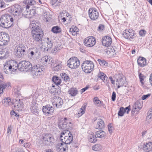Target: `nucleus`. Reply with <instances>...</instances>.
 <instances>
[{"label": "nucleus", "mask_w": 152, "mask_h": 152, "mask_svg": "<svg viewBox=\"0 0 152 152\" xmlns=\"http://www.w3.org/2000/svg\"><path fill=\"white\" fill-rule=\"evenodd\" d=\"M8 64L11 71H15L20 67L19 64H18L17 62L13 60H11L7 62Z\"/></svg>", "instance_id": "nucleus-22"}, {"label": "nucleus", "mask_w": 152, "mask_h": 152, "mask_svg": "<svg viewBox=\"0 0 152 152\" xmlns=\"http://www.w3.org/2000/svg\"><path fill=\"white\" fill-rule=\"evenodd\" d=\"M13 20L11 16L3 15L0 17V25L4 28H9L12 24Z\"/></svg>", "instance_id": "nucleus-1"}, {"label": "nucleus", "mask_w": 152, "mask_h": 152, "mask_svg": "<svg viewBox=\"0 0 152 152\" xmlns=\"http://www.w3.org/2000/svg\"><path fill=\"white\" fill-rule=\"evenodd\" d=\"M95 134L97 138H103L106 136V134L104 131L100 130L96 132Z\"/></svg>", "instance_id": "nucleus-31"}, {"label": "nucleus", "mask_w": 152, "mask_h": 152, "mask_svg": "<svg viewBox=\"0 0 152 152\" xmlns=\"http://www.w3.org/2000/svg\"><path fill=\"white\" fill-rule=\"evenodd\" d=\"M139 77L141 83L142 85H143V81L144 77V75L141 73H139Z\"/></svg>", "instance_id": "nucleus-53"}, {"label": "nucleus", "mask_w": 152, "mask_h": 152, "mask_svg": "<svg viewBox=\"0 0 152 152\" xmlns=\"http://www.w3.org/2000/svg\"><path fill=\"white\" fill-rule=\"evenodd\" d=\"M42 110L44 114L47 116L51 115L54 111L53 107L48 105L43 106L42 108Z\"/></svg>", "instance_id": "nucleus-16"}, {"label": "nucleus", "mask_w": 152, "mask_h": 152, "mask_svg": "<svg viewBox=\"0 0 152 152\" xmlns=\"http://www.w3.org/2000/svg\"><path fill=\"white\" fill-rule=\"evenodd\" d=\"M31 34L34 42L36 43H42V39L44 33L42 29H38L31 31Z\"/></svg>", "instance_id": "nucleus-2"}, {"label": "nucleus", "mask_w": 152, "mask_h": 152, "mask_svg": "<svg viewBox=\"0 0 152 152\" xmlns=\"http://www.w3.org/2000/svg\"><path fill=\"white\" fill-rule=\"evenodd\" d=\"M19 69L21 71H23L26 69H29L32 68V65L29 61H23L19 63Z\"/></svg>", "instance_id": "nucleus-14"}, {"label": "nucleus", "mask_w": 152, "mask_h": 152, "mask_svg": "<svg viewBox=\"0 0 152 152\" xmlns=\"http://www.w3.org/2000/svg\"><path fill=\"white\" fill-rule=\"evenodd\" d=\"M7 62L4 65V71L6 74L9 73V71H11V69H10V67Z\"/></svg>", "instance_id": "nucleus-47"}, {"label": "nucleus", "mask_w": 152, "mask_h": 152, "mask_svg": "<svg viewBox=\"0 0 152 152\" xmlns=\"http://www.w3.org/2000/svg\"><path fill=\"white\" fill-rule=\"evenodd\" d=\"M146 34V31L144 30H141L139 32V34L140 36H144Z\"/></svg>", "instance_id": "nucleus-57"}, {"label": "nucleus", "mask_w": 152, "mask_h": 152, "mask_svg": "<svg viewBox=\"0 0 152 152\" xmlns=\"http://www.w3.org/2000/svg\"><path fill=\"white\" fill-rule=\"evenodd\" d=\"M108 128L110 133L111 134L113 132V131L114 130L113 127L111 124H109L108 125Z\"/></svg>", "instance_id": "nucleus-55"}, {"label": "nucleus", "mask_w": 152, "mask_h": 152, "mask_svg": "<svg viewBox=\"0 0 152 152\" xmlns=\"http://www.w3.org/2000/svg\"><path fill=\"white\" fill-rule=\"evenodd\" d=\"M102 45L106 47H109L112 43V39L109 36H106L103 37L102 39Z\"/></svg>", "instance_id": "nucleus-21"}, {"label": "nucleus", "mask_w": 152, "mask_h": 152, "mask_svg": "<svg viewBox=\"0 0 152 152\" xmlns=\"http://www.w3.org/2000/svg\"><path fill=\"white\" fill-rule=\"evenodd\" d=\"M52 5L55 7L60 5L62 2V0H51Z\"/></svg>", "instance_id": "nucleus-43"}, {"label": "nucleus", "mask_w": 152, "mask_h": 152, "mask_svg": "<svg viewBox=\"0 0 152 152\" xmlns=\"http://www.w3.org/2000/svg\"><path fill=\"white\" fill-rule=\"evenodd\" d=\"M56 149L60 152H63L68 150V145L61 142L58 143L56 145Z\"/></svg>", "instance_id": "nucleus-19"}, {"label": "nucleus", "mask_w": 152, "mask_h": 152, "mask_svg": "<svg viewBox=\"0 0 152 152\" xmlns=\"http://www.w3.org/2000/svg\"><path fill=\"white\" fill-rule=\"evenodd\" d=\"M44 70V67L42 65H37L34 66L32 68L31 74L33 77L37 78L39 75L42 74Z\"/></svg>", "instance_id": "nucleus-5"}, {"label": "nucleus", "mask_w": 152, "mask_h": 152, "mask_svg": "<svg viewBox=\"0 0 152 152\" xmlns=\"http://www.w3.org/2000/svg\"><path fill=\"white\" fill-rule=\"evenodd\" d=\"M152 120V108L149 111L148 113V115L146 117V120L149 122L151 121Z\"/></svg>", "instance_id": "nucleus-46"}, {"label": "nucleus", "mask_w": 152, "mask_h": 152, "mask_svg": "<svg viewBox=\"0 0 152 152\" xmlns=\"http://www.w3.org/2000/svg\"><path fill=\"white\" fill-rule=\"evenodd\" d=\"M10 86V83H7L0 85V94L3 93V89Z\"/></svg>", "instance_id": "nucleus-42"}, {"label": "nucleus", "mask_w": 152, "mask_h": 152, "mask_svg": "<svg viewBox=\"0 0 152 152\" xmlns=\"http://www.w3.org/2000/svg\"><path fill=\"white\" fill-rule=\"evenodd\" d=\"M26 49L25 45L23 44H19L15 48V55L19 58L23 56Z\"/></svg>", "instance_id": "nucleus-6"}, {"label": "nucleus", "mask_w": 152, "mask_h": 152, "mask_svg": "<svg viewBox=\"0 0 152 152\" xmlns=\"http://www.w3.org/2000/svg\"><path fill=\"white\" fill-rule=\"evenodd\" d=\"M63 16H66V18L68 19V18H71V15H69V13H64L63 14Z\"/></svg>", "instance_id": "nucleus-63"}, {"label": "nucleus", "mask_w": 152, "mask_h": 152, "mask_svg": "<svg viewBox=\"0 0 152 152\" xmlns=\"http://www.w3.org/2000/svg\"><path fill=\"white\" fill-rule=\"evenodd\" d=\"M102 146L100 144H96L92 147V149L95 151H98L101 149Z\"/></svg>", "instance_id": "nucleus-45"}, {"label": "nucleus", "mask_w": 152, "mask_h": 152, "mask_svg": "<svg viewBox=\"0 0 152 152\" xmlns=\"http://www.w3.org/2000/svg\"><path fill=\"white\" fill-rule=\"evenodd\" d=\"M82 70L85 73H91L94 69V64L92 61H86L84 62L82 66Z\"/></svg>", "instance_id": "nucleus-4"}, {"label": "nucleus", "mask_w": 152, "mask_h": 152, "mask_svg": "<svg viewBox=\"0 0 152 152\" xmlns=\"http://www.w3.org/2000/svg\"><path fill=\"white\" fill-rule=\"evenodd\" d=\"M80 62L77 57H73L70 58L67 61V66L72 69L77 68L80 65Z\"/></svg>", "instance_id": "nucleus-7"}, {"label": "nucleus", "mask_w": 152, "mask_h": 152, "mask_svg": "<svg viewBox=\"0 0 152 152\" xmlns=\"http://www.w3.org/2000/svg\"><path fill=\"white\" fill-rule=\"evenodd\" d=\"M98 77L99 78L102 80L104 83L107 82L108 77L103 73L100 72L99 73L98 75Z\"/></svg>", "instance_id": "nucleus-36"}, {"label": "nucleus", "mask_w": 152, "mask_h": 152, "mask_svg": "<svg viewBox=\"0 0 152 152\" xmlns=\"http://www.w3.org/2000/svg\"><path fill=\"white\" fill-rule=\"evenodd\" d=\"M52 31L55 34L60 33L61 31V28L58 26H55L53 27L51 29Z\"/></svg>", "instance_id": "nucleus-40"}, {"label": "nucleus", "mask_w": 152, "mask_h": 152, "mask_svg": "<svg viewBox=\"0 0 152 152\" xmlns=\"http://www.w3.org/2000/svg\"><path fill=\"white\" fill-rule=\"evenodd\" d=\"M30 52L28 54L29 58L30 59L36 58L39 55V52L38 49L36 48H34L30 50Z\"/></svg>", "instance_id": "nucleus-17"}, {"label": "nucleus", "mask_w": 152, "mask_h": 152, "mask_svg": "<svg viewBox=\"0 0 152 152\" xmlns=\"http://www.w3.org/2000/svg\"><path fill=\"white\" fill-rule=\"evenodd\" d=\"M53 59L50 56H44L41 60V63L44 65H47L51 63L53 61Z\"/></svg>", "instance_id": "nucleus-23"}, {"label": "nucleus", "mask_w": 152, "mask_h": 152, "mask_svg": "<svg viewBox=\"0 0 152 152\" xmlns=\"http://www.w3.org/2000/svg\"><path fill=\"white\" fill-rule=\"evenodd\" d=\"M44 18H45L46 19H47L50 16V14L47 12L44 13Z\"/></svg>", "instance_id": "nucleus-61"}, {"label": "nucleus", "mask_w": 152, "mask_h": 152, "mask_svg": "<svg viewBox=\"0 0 152 152\" xmlns=\"http://www.w3.org/2000/svg\"><path fill=\"white\" fill-rule=\"evenodd\" d=\"M86 106V104L84 103L81 107V108L79 109L77 114L78 115L79 117L85 113Z\"/></svg>", "instance_id": "nucleus-33"}, {"label": "nucleus", "mask_w": 152, "mask_h": 152, "mask_svg": "<svg viewBox=\"0 0 152 152\" xmlns=\"http://www.w3.org/2000/svg\"><path fill=\"white\" fill-rule=\"evenodd\" d=\"M62 67L61 62L59 61L58 63H56L53 68V69L55 71H59L61 70Z\"/></svg>", "instance_id": "nucleus-38"}, {"label": "nucleus", "mask_w": 152, "mask_h": 152, "mask_svg": "<svg viewBox=\"0 0 152 152\" xmlns=\"http://www.w3.org/2000/svg\"><path fill=\"white\" fill-rule=\"evenodd\" d=\"M63 122L58 124L59 128L60 129H64L67 127V124L68 123L67 119L66 118H64Z\"/></svg>", "instance_id": "nucleus-30"}, {"label": "nucleus", "mask_w": 152, "mask_h": 152, "mask_svg": "<svg viewBox=\"0 0 152 152\" xmlns=\"http://www.w3.org/2000/svg\"><path fill=\"white\" fill-rule=\"evenodd\" d=\"M52 80L53 82L57 85H59L61 82V79L56 76L53 77Z\"/></svg>", "instance_id": "nucleus-41"}, {"label": "nucleus", "mask_w": 152, "mask_h": 152, "mask_svg": "<svg viewBox=\"0 0 152 152\" xmlns=\"http://www.w3.org/2000/svg\"><path fill=\"white\" fill-rule=\"evenodd\" d=\"M60 46L59 45L56 46L52 50L51 53H56L57 52L60 50Z\"/></svg>", "instance_id": "nucleus-50"}, {"label": "nucleus", "mask_w": 152, "mask_h": 152, "mask_svg": "<svg viewBox=\"0 0 152 152\" xmlns=\"http://www.w3.org/2000/svg\"><path fill=\"white\" fill-rule=\"evenodd\" d=\"M88 15L92 20H95L98 18L99 13L95 9L90 8L88 10Z\"/></svg>", "instance_id": "nucleus-12"}, {"label": "nucleus", "mask_w": 152, "mask_h": 152, "mask_svg": "<svg viewBox=\"0 0 152 152\" xmlns=\"http://www.w3.org/2000/svg\"><path fill=\"white\" fill-rule=\"evenodd\" d=\"M118 50L115 46L112 47L106 50L105 52L110 57L114 56L118 52Z\"/></svg>", "instance_id": "nucleus-18"}, {"label": "nucleus", "mask_w": 152, "mask_h": 152, "mask_svg": "<svg viewBox=\"0 0 152 152\" xmlns=\"http://www.w3.org/2000/svg\"><path fill=\"white\" fill-rule=\"evenodd\" d=\"M116 98V93L114 91H113L112 93V100L113 101H114L115 100Z\"/></svg>", "instance_id": "nucleus-59"}, {"label": "nucleus", "mask_w": 152, "mask_h": 152, "mask_svg": "<svg viewBox=\"0 0 152 152\" xmlns=\"http://www.w3.org/2000/svg\"><path fill=\"white\" fill-rule=\"evenodd\" d=\"M96 137L94 133L91 132L89 134L88 138L89 141L92 143H95L97 141Z\"/></svg>", "instance_id": "nucleus-32"}, {"label": "nucleus", "mask_w": 152, "mask_h": 152, "mask_svg": "<svg viewBox=\"0 0 152 152\" xmlns=\"http://www.w3.org/2000/svg\"><path fill=\"white\" fill-rule=\"evenodd\" d=\"M137 61L138 65L141 67H144L146 65V59L144 57H139Z\"/></svg>", "instance_id": "nucleus-28"}, {"label": "nucleus", "mask_w": 152, "mask_h": 152, "mask_svg": "<svg viewBox=\"0 0 152 152\" xmlns=\"http://www.w3.org/2000/svg\"><path fill=\"white\" fill-rule=\"evenodd\" d=\"M104 127L105 124L104 121L101 119H98L95 128L98 129H102L104 128Z\"/></svg>", "instance_id": "nucleus-27"}, {"label": "nucleus", "mask_w": 152, "mask_h": 152, "mask_svg": "<svg viewBox=\"0 0 152 152\" xmlns=\"http://www.w3.org/2000/svg\"><path fill=\"white\" fill-rule=\"evenodd\" d=\"M42 139L43 143L47 145H52L54 141V138L50 134H43Z\"/></svg>", "instance_id": "nucleus-8"}, {"label": "nucleus", "mask_w": 152, "mask_h": 152, "mask_svg": "<svg viewBox=\"0 0 152 152\" xmlns=\"http://www.w3.org/2000/svg\"><path fill=\"white\" fill-rule=\"evenodd\" d=\"M116 82V84H119L121 86H123L124 84V80L122 78H119L117 79Z\"/></svg>", "instance_id": "nucleus-49"}, {"label": "nucleus", "mask_w": 152, "mask_h": 152, "mask_svg": "<svg viewBox=\"0 0 152 152\" xmlns=\"http://www.w3.org/2000/svg\"><path fill=\"white\" fill-rule=\"evenodd\" d=\"M11 100L8 98L5 99H4V102L5 105L6 106L8 105L10 103Z\"/></svg>", "instance_id": "nucleus-56"}, {"label": "nucleus", "mask_w": 152, "mask_h": 152, "mask_svg": "<svg viewBox=\"0 0 152 152\" xmlns=\"http://www.w3.org/2000/svg\"><path fill=\"white\" fill-rule=\"evenodd\" d=\"M5 5V3L2 1L0 0V8L3 7Z\"/></svg>", "instance_id": "nucleus-62"}, {"label": "nucleus", "mask_w": 152, "mask_h": 152, "mask_svg": "<svg viewBox=\"0 0 152 152\" xmlns=\"http://www.w3.org/2000/svg\"><path fill=\"white\" fill-rule=\"evenodd\" d=\"M35 21H32L30 23V26L32 28L31 31L35 29H41L40 27L38 26V23H36Z\"/></svg>", "instance_id": "nucleus-34"}, {"label": "nucleus", "mask_w": 152, "mask_h": 152, "mask_svg": "<svg viewBox=\"0 0 152 152\" xmlns=\"http://www.w3.org/2000/svg\"><path fill=\"white\" fill-rule=\"evenodd\" d=\"M143 149L145 152H152V142L144 144L143 145Z\"/></svg>", "instance_id": "nucleus-25"}, {"label": "nucleus", "mask_w": 152, "mask_h": 152, "mask_svg": "<svg viewBox=\"0 0 152 152\" xmlns=\"http://www.w3.org/2000/svg\"><path fill=\"white\" fill-rule=\"evenodd\" d=\"M94 102L95 104H96L98 106H99V104L101 103V101L97 97H95L94 98Z\"/></svg>", "instance_id": "nucleus-52"}, {"label": "nucleus", "mask_w": 152, "mask_h": 152, "mask_svg": "<svg viewBox=\"0 0 152 152\" xmlns=\"http://www.w3.org/2000/svg\"><path fill=\"white\" fill-rule=\"evenodd\" d=\"M8 49L6 48H0V59L4 58L6 55L8 54Z\"/></svg>", "instance_id": "nucleus-29"}, {"label": "nucleus", "mask_w": 152, "mask_h": 152, "mask_svg": "<svg viewBox=\"0 0 152 152\" xmlns=\"http://www.w3.org/2000/svg\"><path fill=\"white\" fill-rule=\"evenodd\" d=\"M69 31L72 35L75 36L77 35V32H79V29L76 27L72 26L69 29Z\"/></svg>", "instance_id": "nucleus-39"}, {"label": "nucleus", "mask_w": 152, "mask_h": 152, "mask_svg": "<svg viewBox=\"0 0 152 152\" xmlns=\"http://www.w3.org/2000/svg\"><path fill=\"white\" fill-rule=\"evenodd\" d=\"M9 36L6 33L2 32L0 35V46L5 45L7 44L9 41Z\"/></svg>", "instance_id": "nucleus-10"}, {"label": "nucleus", "mask_w": 152, "mask_h": 152, "mask_svg": "<svg viewBox=\"0 0 152 152\" xmlns=\"http://www.w3.org/2000/svg\"><path fill=\"white\" fill-rule=\"evenodd\" d=\"M53 100L54 101L52 102L53 105L57 108L60 107L63 104V100L60 97L56 98Z\"/></svg>", "instance_id": "nucleus-24"}, {"label": "nucleus", "mask_w": 152, "mask_h": 152, "mask_svg": "<svg viewBox=\"0 0 152 152\" xmlns=\"http://www.w3.org/2000/svg\"><path fill=\"white\" fill-rule=\"evenodd\" d=\"M135 34L134 31L133 30L128 29L124 31L123 35L125 39L131 40L134 38Z\"/></svg>", "instance_id": "nucleus-11"}, {"label": "nucleus", "mask_w": 152, "mask_h": 152, "mask_svg": "<svg viewBox=\"0 0 152 152\" xmlns=\"http://www.w3.org/2000/svg\"><path fill=\"white\" fill-rule=\"evenodd\" d=\"M42 46L45 48L47 49V50H48L51 49L53 46V42L52 39L48 37L45 40V42L42 43Z\"/></svg>", "instance_id": "nucleus-20"}, {"label": "nucleus", "mask_w": 152, "mask_h": 152, "mask_svg": "<svg viewBox=\"0 0 152 152\" xmlns=\"http://www.w3.org/2000/svg\"><path fill=\"white\" fill-rule=\"evenodd\" d=\"M13 104L15 109L18 111L21 110L23 107L22 101L20 99L14 100Z\"/></svg>", "instance_id": "nucleus-15"}, {"label": "nucleus", "mask_w": 152, "mask_h": 152, "mask_svg": "<svg viewBox=\"0 0 152 152\" xmlns=\"http://www.w3.org/2000/svg\"><path fill=\"white\" fill-rule=\"evenodd\" d=\"M104 26L102 24H100L98 27V29L100 31L103 30L104 28Z\"/></svg>", "instance_id": "nucleus-64"}, {"label": "nucleus", "mask_w": 152, "mask_h": 152, "mask_svg": "<svg viewBox=\"0 0 152 152\" xmlns=\"http://www.w3.org/2000/svg\"><path fill=\"white\" fill-rule=\"evenodd\" d=\"M73 139L72 134L67 130L66 132L65 131L61 133L60 136L61 140V142L64 143L67 145L72 141Z\"/></svg>", "instance_id": "nucleus-3"}, {"label": "nucleus", "mask_w": 152, "mask_h": 152, "mask_svg": "<svg viewBox=\"0 0 152 152\" xmlns=\"http://www.w3.org/2000/svg\"><path fill=\"white\" fill-rule=\"evenodd\" d=\"M61 77L64 80L66 81L69 80V77L68 75L64 73H62L60 75Z\"/></svg>", "instance_id": "nucleus-51"}, {"label": "nucleus", "mask_w": 152, "mask_h": 152, "mask_svg": "<svg viewBox=\"0 0 152 152\" xmlns=\"http://www.w3.org/2000/svg\"><path fill=\"white\" fill-rule=\"evenodd\" d=\"M38 104L34 102H32L30 107V109L32 112L34 114L37 113L38 112V107H37Z\"/></svg>", "instance_id": "nucleus-26"}, {"label": "nucleus", "mask_w": 152, "mask_h": 152, "mask_svg": "<svg viewBox=\"0 0 152 152\" xmlns=\"http://www.w3.org/2000/svg\"><path fill=\"white\" fill-rule=\"evenodd\" d=\"M68 93L71 96H75L77 94L78 91L76 88H71L69 90Z\"/></svg>", "instance_id": "nucleus-37"}, {"label": "nucleus", "mask_w": 152, "mask_h": 152, "mask_svg": "<svg viewBox=\"0 0 152 152\" xmlns=\"http://www.w3.org/2000/svg\"><path fill=\"white\" fill-rule=\"evenodd\" d=\"M142 107L140 103L138 102H137L135 103L133 107L134 109V111H138Z\"/></svg>", "instance_id": "nucleus-44"}, {"label": "nucleus", "mask_w": 152, "mask_h": 152, "mask_svg": "<svg viewBox=\"0 0 152 152\" xmlns=\"http://www.w3.org/2000/svg\"><path fill=\"white\" fill-rule=\"evenodd\" d=\"M151 96V94H148L146 95H143L142 97V99L143 100H144L148 98L149 97Z\"/></svg>", "instance_id": "nucleus-58"}, {"label": "nucleus", "mask_w": 152, "mask_h": 152, "mask_svg": "<svg viewBox=\"0 0 152 152\" xmlns=\"http://www.w3.org/2000/svg\"><path fill=\"white\" fill-rule=\"evenodd\" d=\"M12 131L11 126H9L7 128V134L9 135L11 133Z\"/></svg>", "instance_id": "nucleus-60"}, {"label": "nucleus", "mask_w": 152, "mask_h": 152, "mask_svg": "<svg viewBox=\"0 0 152 152\" xmlns=\"http://www.w3.org/2000/svg\"><path fill=\"white\" fill-rule=\"evenodd\" d=\"M123 107H120V110L118 113V115L119 116H122L124 115V113Z\"/></svg>", "instance_id": "nucleus-54"}, {"label": "nucleus", "mask_w": 152, "mask_h": 152, "mask_svg": "<svg viewBox=\"0 0 152 152\" xmlns=\"http://www.w3.org/2000/svg\"><path fill=\"white\" fill-rule=\"evenodd\" d=\"M10 12L14 16H20L22 14V9L21 6L15 4L10 8Z\"/></svg>", "instance_id": "nucleus-9"}, {"label": "nucleus", "mask_w": 152, "mask_h": 152, "mask_svg": "<svg viewBox=\"0 0 152 152\" xmlns=\"http://www.w3.org/2000/svg\"><path fill=\"white\" fill-rule=\"evenodd\" d=\"M98 61L101 66H108V63L104 60H101L100 59H98Z\"/></svg>", "instance_id": "nucleus-48"}, {"label": "nucleus", "mask_w": 152, "mask_h": 152, "mask_svg": "<svg viewBox=\"0 0 152 152\" xmlns=\"http://www.w3.org/2000/svg\"><path fill=\"white\" fill-rule=\"evenodd\" d=\"M36 4V2L34 0H26L25 1L26 9H28L30 6L34 5Z\"/></svg>", "instance_id": "nucleus-35"}, {"label": "nucleus", "mask_w": 152, "mask_h": 152, "mask_svg": "<svg viewBox=\"0 0 152 152\" xmlns=\"http://www.w3.org/2000/svg\"><path fill=\"white\" fill-rule=\"evenodd\" d=\"M96 42V41L95 38L92 36L89 37L85 38L84 42L85 45L90 47L94 46Z\"/></svg>", "instance_id": "nucleus-13"}]
</instances>
